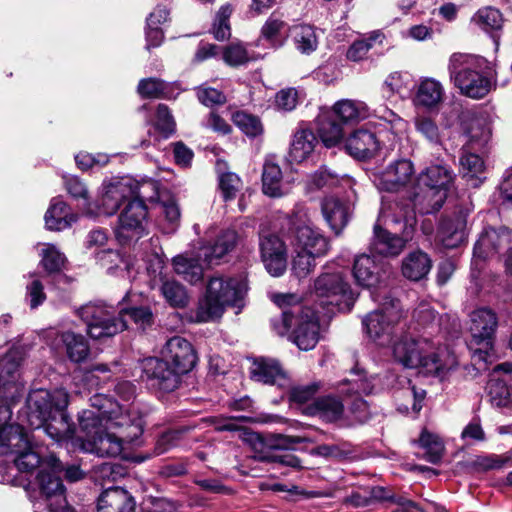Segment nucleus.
<instances>
[{
	"label": "nucleus",
	"mask_w": 512,
	"mask_h": 512,
	"mask_svg": "<svg viewBox=\"0 0 512 512\" xmlns=\"http://www.w3.org/2000/svg\"><path fill=\"white\" fill-rule=\"evenodd\" d=\"M271 299L280 309V314L270 319L271 329L279 336H285L291 331L289 338L300 350L313 349L320 337L316 311L304 306L293 293H276Z\"/></svg>",
	"instance_id": "obj_1"
},
{
	"label": "nucleus",
	"mask_w": 512,
	"mask_h": 512,
	"mask_svg": "<svg viewBox=\"0 0 512 512\" xmlns=\"http://www.w3.org/2000/svg\"><path fill=\"white\" fill-rule=\"evenodd\" d=\"M256 419L250 415L226 416V432H238V437L250 444L258 454L259 460L274 463L279 466L291 467L301 470L302 461L290 450L295 444L312 442L307 437L290 436L284 434L268 433L260 434L253 432L244 424L255 422Z\"/></svg>",
	"instance_id": "obj_2"
},
{
	"label": "nucleus",
	"mask_w": 512,
	"mask_h": 512,
	"mask_svg": "<svg viewBox=\"0 0 512 512\" xmlns=\"http://www.w3.org/2000/svg\"><path fill=\"white\" fill-rule=\"evenodd\" d=\"M281 233L296 253L292 259L293 275L299 280L306 278L316 266V257L327 253V238L307 225L305 217L299 213L287 215Z\"/></svg>",
	"instance_id": "obj_3"
},
{
	"label": "nucleus",
	"mask_w": 512,
	"mask_h": 512,
	"mask_svg": "<svg viewBox=\"0 0 512 512\" xmlns=\"http://www.w3.org/2000/svg\"><path fill=\"white\" fill-rule=\"evenodd\" d=\"M87 326V333L93 339L112 337L128 327L129 318L144 328L152 322V312L148 307H131L116 312L104 303H88L77 311Z\"/></svg>",
	"instance_id": "obj_4"
},
{
	"label": "nucleus",
	"mask_w": 512,
	"mask_h": 512,
	"mask_svg": "<svg viewBox=\"0 0 512 512\" xmlns=\"http://www.w3.org/2000/svg\"><path fill=\"white\" fill-rule=\"evenodd\" d=\"M83 449L100 457L118 456L126 444H134L143 433L141 418L123 416L121 420L111 418L110 423L99 428L83 431Z\"/></svg>",
	"instance_id": "obj_5"
},
{
	"label": "nucleus",
	"mask_w": 512,
	"mask_h": 512,
	"mask_svg": "<svg viewBox=\"0 0 512 512\" xmlns=\"http://www.w3.org/2000/svg\"><path fill=\"white\" fill-rule=\"evenodd\" d=\"M416 224L414 209L410 205H404L401 214H394L388 218L387 227L378 222L374 224L373 237L369 244L370 252L386 258L399 256L413 239Z\"/></svg>",
	"instance_id": "obj_6"
},
{
	"label": "nucleus",
	"mask_w": 512,
	"mask_h": 512,
	"mask_svg": "<svg viewBox=\"0 0 512 512\" xmlns=\"http://www.w3.org/2000/svg\"><path fill=\"white\" fill-rule=\"evenodd\" d=\"M455 175L443 165L435 164L426 167L416 178L413 190L407 191L408 204L413 209L417 204L426 203V214L439 212L453 187Z\"/></svg>",
	"instance_id": "obj_7"
},
{
	"label": "nucleus",
	"mask_w": 512,
	"mask_h": 512,
	"mask_svg": "<svg viewBox=\"0 0 512 512\" xmlns=\"http://www.w3.org/2000/svg\"><path fill=\"white\" fill-rule=\"evenodd\" d=\"M319 305L329 313H350L360 293L351 287L344 271L323 272L314 281Z\"/></svg>",
	"instance_id": "obj_8"
},
{
	"label": "nucleus",
	"mask_w": 512,
	"mask_h": 512,
	"mask_svg": "<svg viewBox=\"0 0 512 512\" xmlns=\"http://www.w3.org/2000/svg\"><path fill=\"white\" fill-rule=\"evenodd\" d=\"M478 58L463 53H454L450 57L448 70L461 93L473 99L485 97L491 90V79L472 69Z\"/></svg>",
	"instance_id": "obj_9"
},
{
	"label": "nucleus",
	"mask_w": 512,
	"mask_h": 512,
	"mask_svg": "<svg viewBox=\"0 0 512 512\" xmlns=\"http://www.w3.org/2000/svg\"><path fill=\"white\" fill-rule=\"evenodd\" d=\"M69 404V394L63 389L49 391L46 389L32 390L26 400L25 408L21 411L19 419L32 429H39L49 419L55 410L66 409Z\"/></svg>",
	"instance_id": "obj_10"
},
{
	"label": "nucleus",
	"mask_w": 512,
	"mask_h": 512,
	"mask_svg": "<svg viewBox=\"0 0 512 512\" xmlns=\"http://www.w3.org/2000/svg\"><path fill=\"white\" fill-rule=\"evenodd\" d=\"M148 188H155L153 182L139 184L131 178H113L102 185L101 197L98 200L95 213L111 216L119 209L121 204L135 197L152 198L147 195Z\"/></svg>",
	"instance_id": "obj_11"
},
{
	"label": "nucleus",
	"mask_w": 512,
	"mask_h": 512,
	"mask_svg": "<svg viewBox=\"0 0 512 512\" xmlns=\"http://www.w3.org/2000/svg\"><path fill=\"white\" fill-rule=\"evenodd\" d=\"M64 466L54 455L45 459L37 475L41 493L48 501L50 512H73L64 495L65 489L60 478Z\"/></svg>",
	"instance_id": "obj_12"
},
{
	"label": "nucleus",
	"mask_w": 512,
	"mask_h": 512,
	"mask_svg": "<svg viewBox=\"0 0 512 512\" xmlns=\"http://www.w3.org/2000/svg\"><path fill=\"white\" fill-rule=\"evenodd\" d=\"M512 241V230L506 226H486L473 247L471 269L481 271L486 261Z\"/></svg>",
	"instance_id": "obj_13"
},
{
	"label": "nucleus",
	"mask_w": 512,
	"mask_h": 512,
	"mask_svg": "<svg viewBox=\"0 0 512 512\" xmlns=\"http://www.w3.org/2000/svg\"><path fill=\"white\" fill-rule=\"evenodd\" d=\"M144 199L135 197L128 202L118 217L115 236L119 243L137 240L146 232L147 208Z\"/></svg>",
	"instance_id": "obj_14"
},
{
	"label": "nucleus",
	"mask_w": 512,
	"mask_h": 512,
	"mask_svg": "<svg viewBox=\"0 0 512 512\" xmlns=\"http://www.w3.org/2000/svg\"><path fill=\"white\" fill-rule=\"evenodd\" d=\"M26 357V349L12 347L0 359V396L10 401H18L22 395L23 385L19 381L21 366Z\"/></svg>",
	"instance_id": "obj_15"
},
{
	"label": "nucleus",
	"mask_w": 512,
	"mask_h": 512,
	"mask_svg": "<svg viewBox=\"0 0 512 512\" xmlns=\"http://www.w3.org/2000/svg\"><path fill=\"white\" fill-rule=\"evenodd\" d=\"M469 211L456 207L450 214L443 213L438 221L436 242L444 249H455L467 239V217Z\"/></svg>",
	"instance_id": "obj_16"
},
{
	"label": "nucleus",
	"mask_w": 512,
	"mask_h": 512,
	"mask_svg": "<svg viewBox=\"0 0 512 512\" xmlns=\"http://www.w3.org/2000/svg\"><path fill=\"white\" fill-rule=\"evenodd\" d=\"M91 408L83 410L79 415V426L81 431H91L99 428L100 424L110 423L111 418L121 420L123 416H131L124 413L123 408L103 394L94 395L91 399Z\"/></svg>",
	"instance_id": "obj_17"
},
{
	"label": "nucleus",
	"mask_w": 512,
	"mask_h": 512,
	"mask_svg": "<svg viewBox=\"0 0 512 512\" xmlns=\"http://www.w3.org/2000/svg\"><path fill=\"white\" fill-rule=\"evenodd\" d=\"M142 378L148 386L163 392H171L178 387L179 371H176L162 358L149 357L141 362Z\"/></svg>",
	"instance_id": "obj_18"
},
{
	"label": "nucleus",
	"mask_w": 512,
	"mask_h": 512,
	"mask_svg": "<svg viewBox=\"0 0 512 512\" xmlns=\"http://www.w3.org/2000/svg\"><path fill=\"white\" fill-rule=\"evenodd\" d=\"M11 431L13 433H11L8 442L4 443V445L11 448V453L16 455L14 463L18 470L29 473L37 467L41 469L45 460L42 461L38 452L33 449L25 428L23 426H14L11 428Z\"/></svg>",
	"instance_id": "obj_19"
},
{
	"label": "nucleus",
	"mask_w": 512,
	"mask_h": 512,
	"mask_svg": "<svg viewBox=\"0 0 512 512\" xmlns=\"http://www.w3.org/2000/svg\"><path fill=\"white\" fill-rule=\"evenodd\" d=\"M414 172L411 160L397 159L375 176L376 186L381 192H401L410 183Z\"/></svg>",
	"instance_id": "obj_20"
},
{
	"label": "nucleus",
	"mask_w": 512,
	"mask_h": 512,
	"mask_svg": "<svg viewBox=\"0 0 512 512\" xmlns=\"http://www.w3.org/2000/svg\"><path fill=\"white\" fill-rule=\"evenodd\" d=\"M399 316L389 309H377L369 312L362 320L365 333L380 345L389 344Z\"/></svg>",
	"instance_id": "obj_21"
},
{
	"label": "nucleus",
	"mask_w": 512,
	"mask_h": 512,
	"mask_svg": "<svg viewBox=\"0 0 512 512\" xmlns=\"http://www.w3.org/2000/svg\"><path fill=\"white\" fill-rule=\"evenodd\" d=\"M285 238L282 239L276 234H268L260 237L261 260L267 272L279 277L284 274L287 267V249Z\"/></svg>",
	"instance_id": "obj_22"
},
{
	"label": "nucleus",
	"mask_w": 512,
	"mask_h": 512,
	"mask_svg": "<svg viewBox=\"0 0 512 512\" xmlns=\"http://www.w3.org/2000/svg\"><path fill=\"white\" fill-rule=\"evenodd\" d=\"M347 153L358 161H369L377 157L382 149V142L375 131L368 128H358L345 141Z\"/></svg>",
	"instance_id": "obj_23"
},
{
	"label": "nucleus",
	"mask_w": 512,
	"mask_h": 512,
	"mask_svg": "<svg viewBox=\"0 0 512 512\" xmlns=\"http://www.w3.org/2000/svg\"><path fill=\"white\" fill-rule=\"evenodd\" d=\"M162 359L181 374L189 372L196 363L192 345L184 338H170L161 351Z\"/></svg>",
	"instance_id": "obj_24"
},
{
	"label": "nucleus",
	"mask_w": 512,
	"mask_h": 512,
	"mask_svg": "<svg viewBox=\"0 0 512 512\" xmlns=\"http://www.w3.org/2000/svg\"><path fill=\"white\" fill-rule=\"evenodd\" d=\"M470 332L477 345L492 348L498 327V316L490 307H481L471 315Z\"/></svg>",
	"instance_id": "obj_25"
},
{
	"label": "nucleus",
	"mask_w": 512,
	"mask_h": 512,
	"mask_svg": "<svg viewBox=\"0 0 512 512\" xmlns=\"http://www.w3.org/2000/svg\"><path fill=\"white\" fill-rule=\"evenodd\" d=\"M224 280L221 277L211 278L207 285L205 298L199 303L196 311L197 322H208L220 318L224 307Z\"/></svg>",
	"instance_id": "obj_26"
},
{
	"label": "nucleus",
	"mask_w": 512,
	"mask_h": 512,
	"mask_svg": "<svg viewBox=\"0 0 512 512\" xmlns=\"http://www.w3.org/2000/svg\"><path fill=\"white\" fill-rule=\"evenodd\" d=\"M250 367V379L267 385L284 387L288 382V376L281 363L274 358L257 356L252 357Z\"/></svg>",
	"instance_id": "obj_27"
},
{
	"label": "nucleus",
	"mask_w": 512,
	"mask_h": 512,
	"mask_svg": "<svg viewBox=\"0 0 512 512\" xmlns=\"http://www.w3.org/2000/svg\"><path fill=\"white\" fill-rule=\"evenodd\" d=\"M321 212L324 220L337 236L348 225L352 216L350 202L347 199L336 196L323 198L321 201Z\"/></svg>",
	"instance_id": "obj_28"
},
{
	"label": "nucleus",
	"mask_w": 512,
	"mask_h": 512,
	"mask_svg": "<svg viewBox=\"0 0 512 512\" xmlns=\"http://www.w3.org/2000/svg\"><path fill=\"white\" fill-rule=\"evenodd\" d=\"M344 404L339 396L328 394L316 397L310 404L302 407L303 415L318 417L325 423H335L344 415Z\"/></svg>",
	"instance_id": "obj_29"
},
{
	"label": "nucleus",
	"mask_w": 512,
	"mask_h": 512,
	"mask_svg": "<svg viewBox=\"0 0 512 512\" xmlns=\"http://www.w3.org/2000/svg\"><path fill=\"white\" fill-rule=\"evenodd\" d=\"M385 272L382 267L367 254L355 258L352 268V275L356 285L371 290L376 288L382 281Z\"/></svg>",
	"instance_id": "obj_30"
},
{
	"label": "nucleus",
	"mask_w": 512,
	"mask_h": 512,
	"mask_svg": "<svg viewBox=\"0 0 512 512\" xmlns=\"http://www.w3.org/2000/svg\"><path fill=\"white\" fill-rule=\"evenodd\" d=\"M133 496L121 487L104 490L97 501V512H135Z\"/></svg>",
	"instance_id": "obj_31"
},
{
	"label": "nucleus",
	"mask_w": 512,
	"mask_h": 512,
	"mask_svg": "<svg viewBox=\"0 0 512 512\" xmlns=\"http://www.w3.org/2000/svg\"><path fill=\"white\" fill-rule=\"evenodd\" d=\"M249 289L247 271L226 276V308L236 309L235 314H240L246 306Z\"/></svg>",
	"instance_id": "obj_32"
},
{
	"label": "nucleus",
	"mask_w": 512,
	"mask_h": 512,
	"mask_svg": "<svg viewBox=\"0 0 512 512\" xmlns=\"http://www.w3.org/2000/svg\"><path fill=\"white\" fill-rule=\"evenodd\" d=\"M317 138L326 148L337 146L344 138V125L332 116L330 110L322 111L316 118Z\"/></svg>",
	"instance_id": "obj_33"
},
{
	"label": "nucleus",
	"mask_w": 512,
	"mask_h": 512,
	"mask_svg": "<svg viewBox=\"0 0 512 512\" xmlns=\"http://www.w3.org/2000/svg\"><path fill=\"white\" fill-rule=\"evenodd\" d=\"M318 143L316 134L310 128H299L293 134L287 160L290 163L300 164L314 151Z\"/></svg>",
	"instance_id": "obj_34"
},
{
	"label": "nucleus",
	"mask_w": 512,
	"mask_h": 512,
	"mask_svg": "<svg viewBox=\"0 0 512 512\" xmlns=\"http://www.w3.org/2000/svg\"><path fill=\"white\" fill-rule=\"evenodd\" d=\"M431 257L421 249L409 252L402 260L401 271L411 281L425 279L432 269Z\"/></svg>",
	"instance_id": "obj_35"
},
{
	"label": "nucleus",
	"mask_w": 512,
	"mask_h": 512,
	"mask_svg": "<svg viewBox=\"0 0 512 512\" xmlns=\"http://www.w3.org/2000/svg\"><path fill=\"white\" fill-rule=\"evenodd\" d=\"M443 97L444 89L441 83L433 78H425L419 83L413 102L416 107L431 111L438 109Z\"/></svg>",
	"instance_id": "obj_36"
},
{
	"label": "nucleus",
	"mask_w": 512,
	"mask_h": 512,
	"mask_svg": "<svg viewBox=\"0 0 512 512\" xmlns=\"http://www.w3.org/2000/svg\"><path fill=\"white\" fill-rule=\"evenodd\" d=\"M200 259L201 255L193 256L187 252L179 254L172 258L174 272L190 284L200 283L204 276Z\"/></svg>",
	"instance_id": "obj_37"
},
{
	"label": "nucleus",
	"mask_w": 512,
	"mask_h": 512,
	"mask_svg": "<svg viewBox=\"0 0 512 512\" xmlns=\"http://www.w3.org/2000/svg\"><path fill=\"white\" fill-rule=\"evenodd\" d=\"M41 428L56 442L72 438L75 432L74 425L65 409L52 412Z\"/></svg>",
	"instance_id": "obj_38"
},
{
	"label": "nucleus",
	"mask_w": 512,
	"mask_h": 512,
	"mask_svg": "<svg viewBox=\"0 0 512 512\" xmlns=\"http://www.w3.org/2000/svg\"><path fill=\"white\" fill-rule=\"evenodd\" d=\"M197 97L202 104L212 109L207 125L216 132L224 131L222 114L217 111L224 102L222 92L208 86H201L197 89Z\"/></svg>",
	"instance_id": "obj_39"
},
{
	"label": "nucleus",
	"mask_w": 512,
	"mask_h": 512,
	"mask_svg": "<svg viewBox=\"0 0 512 512\" xmlns=\"http://www.w3.org/2000/svg\"><path fill=\"white\" fill-rule=\"evenodd\" d=\"M44 220L47 229L61 231L76 222L77 216L69 211L65 202L59 198H54L45 213Z\"/></svg>",
	"instance_id": "obj_40"
},
{
	"label": "nucleus",
	"mask_w": 512,
	"mask_h": 512,
	"mask_svg": "<svg viewBox=\"0 0 512 512\" xmlns=\"http://www.w3.org/2000/svg\"><path fill=\"white\" fill-rule=\"evenodd\" d=\"M421 351V342L408 336L401 337L393 346L395 360L405 368H417Z\"/></svg>",
	"instance_id": "obj_41"
},
{
	"label": "nucleus",
	"mask_w": 512,
	"mask_h": 512,
	"mask_svg": "<svg viewBox=\"0 0 512 512\" xmlns=\"http://www.w3.org/2000/svg\"><path fill=\"white\" fill-rule=\"evenodd\" d=\"M57 338L64 345L66 354L72 362L80 363L87 359L90 348L83 335L65 331L59 333Z\"/></svg>",
	"instance_id": "obj_42"
},
{
	"label": "nucleus",
	"mask_w": 512,
	"mask_h": 512,
	"mask_svg": "<svg viewBox=\"0 0 512 512\" xmlns=\"http://www.w3.org/2000/svg\"><path fill=\"white\" fill-rule=\"evenodd\" d=\"M261 181L264 195L270 198H280L284 195L282 190L283 174L278 164L265 161Z\"/></svg>",
	"instance_id": "obj_43"
},
{
	"label": "nucleus",
	"mask_w": 512,
	"mask_h": 512,
	"mask_svg": "<svg viewBox=\"0 0 512 512\" xmlns=\"http://www.w3.org/2000/svg\"><path fill=\"white\" fill-rule=\"evenodd\" d=\"M233 124L249 138H256L263 134L264 128L259 116L243 110L234 112L231 116Z\"/></svg>",
	"instance_id": "obj_44"
},
{
	"label": "nucleus",
	"mask_w": 512,
	"mask_h": 512,
	"mask_svg": "<svg viewBox=\"0 0 512 512\" xmlns=\"http://www.w3.org/2000/svg\"><path fill=\"white\" fill-rule=\"evenodd\" d=\"M296 49L302 54H311L318 47V40L311 25H297L292 28Z\"/></svg>",
	"instance_id": "obj_45"
},
{
	"label": "nucleus",
	"mask_w": 512,
	"mask_h": 512,
	"mask_svg": "<svg viewBox=\"0 0 512 512\" xmlns=\"http://www.w3.org/2000/svg\"><path fill=\"white\" fill-rule=\"evenodd\" d=\"M472 20L486 32L499 31L504 24L503 14L499 9L492 6L479 9Z\"/></svg>",
	"instance_id": "obj_46"
},
{
	"label": "nucleus",
	"mask_w": 512,
	"mask_h": 512,
	"mask_svg": "<svg viewBox=\"0 0 512 512\" xmlns=\"http://www.w3.org/2000/svg\"><path fill=\"white\" fill-rule=\"evenodd\" d=\"M161 293L165 300L174 307H184L187 303V293L183 285L174 279L164 278Z\"/></svg>",
	"instance_id": "obj_47"
},
{
	"label": "nucleus",
	"mask_w": 512,
	"mask_h": 512,
	"mask_svg": "<svg viewBox=\"0 0 512 512\" xmlns=\"http://www.w3.org/2000/svg\"><path fill=\"white\" fill-rule=\"evenodd\" d=\"M460 173L464 178L473 179L478 181V174L482 173L485 169L483 159L475 153L462 150L459 157Z\"/></svg>",
	"instance_id": "obj_48"
},
{
	"label": "nucleus",
	"mask_w": 512,
	"mask_h": 512,
	"mask_svg": "<svg viewBox=\"0 0 512 512\" xmlns=\"http://www.w3.org/2000/svg\"><path fill=\"white\" fill-rule=\"evenodd\" d=\"M512 464V457L508 455H487L477 456L467 463V467L476 472H487L489 470L501 469L505 465Z\"/></svg>",
	"instance_id": "obj_49"
},
{
	"label": "nucleus",
	"mask_w": 512,
	"mask_h": 512,
	"mask_svg": "<svg viewBox=\"0 0 512 512\" xmlns=\"http://www.w3.org/2000/svg\"><path fill=\"white\" fill-rule=\"evenodd\" d=\"M320 390V383L313 382L308 385H297L288 388L287 397L290 404L299 406L308 405L309 401L315 399V395Z\"/></svg>",
	"instance_id": "obj_50"
},
{
	"label": "nucleus",
	"mask_w": 512,
	"mask_h": 512,
	"mask_svg": "<svg viewBox=\"0 0 512 512\" xmlns=\"http://www.w3.org/2000/svg\"><path fill=\"white\" fill-rule=\"evenodd\" d=\"M486 391L493 406L505 407L508 405L510 390L504 380L490 378L486 384Z\"/></svg>",
	"instance_id": "obj_51"
},
{
	"label": "nucleus",
	"mask_w": 512,
	"mask_h": 512,
	"mask_svg": "<svg viewBox=\"0 0 512 512\" xmlns=\"http://www.w3.org/2000/svg\"><path fill=\"white\" fill-rule=\"evenodd\" d=\"M285 26L284 21L270 16L261 28L260 38L264 39L271 47H281L283 45L281 31Z\"/></svg>",
	"instance_id": "obj_52"
},
{
	"label": "nucleus",
	"mask_w": 512,
	"mask_h": 512,
	"mask_svg": "<svg viewBox=\"0 0 512 512\" xmlns=\"http://www.w3.org/2000/svg\"><path fill=\"white\" fill-rule=\"evenodd\" d=\"M332 116L338 119L344 126L359 120L360 112L351 100H340L330 109Z\"/></svg>",
	"instance_id": "obj_53"
},
{
	"label": "nucleus",
	"mask_w": 512,
	"mask_h": 512,
	"mask_svg": "<svg viewBox=\"0 0 512 512\" xmlns=\"http://www.w3.org/2000/svg\"><path fill=\"white\" fill-rule=\"evenodd\" d=\"M40 256L41 265L48 273L58 272L65 262V256L53 244H43Z\"/></svg>",
	"instance_id": "obj_54"
},
{
	"label": "nucleus",
	"mask_w": 512,
	"mask_h": 512,
	"mask_svg": "<svg viewBox=\"0 0 512 512\" xmlns=\"http://www.w3.org/2000/svg\"><path fill=\"white\" fill-rule=\"evenodd\" d=\"M415 129L431 144H441V134L435 120L428 116H417L415 118Z\"/></svg>",
	"instance_id": "obj_55"
},
{
	"label": "nucleus",
	"mask_w": 512,
	"mask_h": 512,
	"mask_svg": "<svg viewBox=\"0 0 512 512\" xmlns=\"http://www.w3.org/2000/svg\"><path fill=\"white\" fill-rule=\"evenodd\" d=\"M167 84L159 78L140 80L137 91L142 98H162L165 96Z\"/></svg>",
	"instance_id": "obj_56"
},
{
	"label": "nucleus",
	"mask_w": 512,
	"mask_h": 512,
	"mask_svg": "<svg viewBox=\"0 0 512 512\" xmlns=\"http://www.w3.org/2000/svg\"><path fill=\"white\" fill-rule=\"evenodd\" d=\"M16 402L17 401H10L6 399L3 395L0 396V441L2 442V445L8 442V438L11 433H13L11 428L14 427V425H9L8 423L12 416L11 405ZM15 426H23V424H15Z\"/></svg>",
	"instance_id": "obj_57"
},
{
	"label": "nucleus",
	"mask_w": 512,
	"mask_h": 512,
	"mask_svg": "<svg viewBox=\"0 0 512 512\" xmlns=\"http://www.w3.org/2000/svg\"><path fill=\"white\" fill-rule=\"evenodd\" d=\"M299 104V92L294 87L279 90L275 95V107L279 111L291 112Z\"/></svg>",
	"instance_id": "obj_58"
},
{
	"label": "nucleus",
	"mask_w": 512,
	"mask_h": 512,
	"mask_svg": "<svg viewBox=\"0 0 512 512\" xmlns=\"http://www.w3.org/2000/svg\"><path fill=\"white\" fill-rule=\"evenodd\" d=\"M65 185L68 193L74 198H81L85 200V212L89 216H96L95 210L90 202H88V190L85 184L77 177H69L65 180Z\"/></svg>",
	"instance_id": "obj_59"
},
{
	"label": "nucleus",
	"mask_w": 512,
	"mask_h": 512,
	"mask_svg": "<svg viewBox=\"0 0 512 512\" xmlns=\"http://www.w3.org/2000/svg\"><path fill=\"white\" fill-rule=\"evenodd\" d=\"M161 213L165 217L166 223L163 225L162 230L166 234L174 233L180 221V210L178 205L174 201L161 204Z\"/></svg>",
	"instance_id": "obj_60"
},
{
	"label": "nucleus",
	"mask_w": 512,
	"mask_h": 512,
	"mask_svg": "<svg viewBox=\"0 0 512 512\" xmlns=\"http://www.w3.org/2000/svg\"><path fill=\"white\" fill-rule=\"evenodd\" d=\"M155 127L166 138L175 130L173 116L171 115L168 107L164 104H159L157 107Z\"/></svg>",
	"instance_id": "obj_61"
},
{
	"label": "nucleus",
	"mask_w": 512,
	"mask_h": 512,
	"mask_svg": "<svg viewBox=\"0 0 512 512\" xmlns=\"http://www.w3.org/2000/svg\"><path fill=\"white\" fill-rule=\"evenodd\" d=\"M250 61L247 49L241 44L226 45V64L231 67L245 65Z\"/></svg>",
	"instance_id": "obj_62"
},
{
	"label": "nucleus",
	"mask_w": 512,
	"mask_h": 512,
	"mask_svg": "<svg viewBox=\"0 0 512 512\" xmlns=\"http://www.w3.org/2000/svg\"><path fill=\"white\" fill-rule=\"evenodd\" d=\"M417 367L424 369L428 374L436 375H439V373L443 370L442 360L439 354L436 352L424 354L421 351L420 363H417Z\"/></svg>",
	"instance_id": "obj_63"
},
{
	"label": "nucleus",
	"mask_w": 512,
	"mask_h": 512,
	"mask_svg": "<svg viewBox=\"0 0 512 512\" xmlns=\"http://www.w3.org/2000/svg\"><path fill=\"white\" fill-rule=\"evenodd\" d=\"M27 301L31 309L40 306L46 299L42 283L38 279H34L26 287Z\"/></svg>",
	"instance_id": "obj_64"
}]
</instances>
